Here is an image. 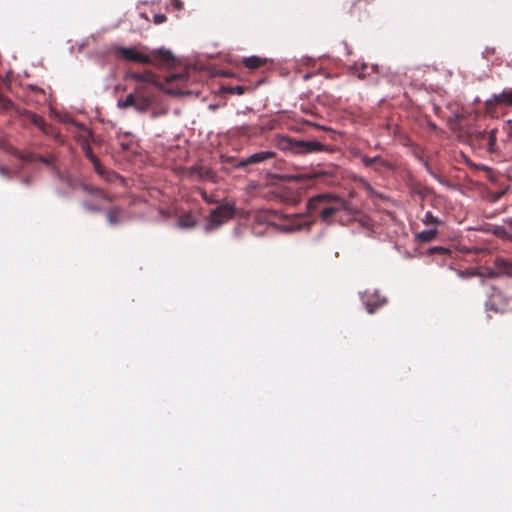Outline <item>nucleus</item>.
<instances>
[{"label":"nucleus","instance_id":"obj_21","mask_svg":"<svg viewBox=\"0 0 512 512\" xmlns=\"http://www.w3.org/2000/svg\"><path fill=\"white\" fill-rule=\"evenodd\" d=\"M368 69H370L371 71H375L376 69V66H371L369 67V65L367 63H355L353 65V70L358 74V77L359 78H365L366 75H369L370 72L368 71Z\"/></svg>","mask_w":512,"mask_h":512},{"label":"nucleus","instance_id":"obj_15","mask_svg":"<svg viewBox=\"0 0 512 512\" xmlns=\"http://www.w3.org/2000/svg\"><path fill=\"white\" fill-rule=\"evenodd\" d=\"M155 102V98L154 97H150V96H137L136 95V100H135V106L134 108L138 111V112H146Z\"/></svg>","mask_w":512,"mask_h":512},{"label":"nucleus","instance_id":"obj_27","mask_svg":"<svg viewBox=\"0 0 512 512\" xmlns=\"http://www.w3.org/2000/svg\"><path fill=\"white\" fill-rule=\"evenodd\" d=\"M11 105V101L0 93V107L7 110Z\"/></svg>","mask_w":512,"mask_h":512},{"label":"nucleus","instance_id":"obj_17","mask_svg":"<svg viewBox=\"0 0 512 512\" xmlns=\"http://www.w3.org/2000/svg\"><path fill=\"white\" fill-rule=\"evenodd\" d=\"M362 163L366 167L378 166L380 168H390L389 162L380 156H375V157L364 156L362 158Z\"/></svg>","mask_w":512,"mask_h":512},{"label":"nucleus","instance_id":"obj_2","mask_svg":"<svg viewBox=\"0 0 512 512\" xmlns=\"http://www.w3.org/2000/svg\"><path fill=\"white\" fill-rule=\"evenodd\" d=\"M126 78L136 82L135 94L137 96H150L155 98V92L162 88L159 77L151 70L143 72L127 71Z\"/></svg>","mask_w":512,"mask_h":512},{"label":"nucleus","instance_id":"obj_22","mask_svg":"<svg viewBox=\"0 0 512 512\" xmlns=\"http://www.w3.org/2000/svg\"><path fill=\"white\" fill-rule=\"evenodd\" d=\"M178 224L182 228H192L196 225V220L192 215L186 214L179 218Z\"/></svg>","mask_w":512,"mask_h":512},{"label":"nucleus","instance_id":"obj_12","mask_svg":"<svg viewBox=\"0 0 512 512\" xmlns=\"http://www.w3.org/2000/svg\"><path fill=\"white\" fill-rule=\"evenodd\" d=\"M330 177H332V173L323 169L312 170L301 175V179L313 180L318 183H327Z\"/></svg>","mask_w":512,"mask_h":512},{"label":"nucleus","instance_id":"obj_30","mask_svg":"<svg viewBox=\"0 0 512 512\" xmlns=\"http://www.w3.org/2000/svg\"><path fill=\"white\" fill-rule=\"evenodd\" d=\"M37 160L45 165H48V166L51 165L53 162V159L51 157L47 158V157H43V156H38Z\"/></svg>","mask_w":512,"mask_h":512},{"label":"nucleus","instance_id":"obj_20","mask_svg":"<svg viewBox=\"0 0 512 512\" xmlns=\"http://www.w3.org/2000/svg\"><path fill=\"white\" fill-rule=\"evenodd\" d=\"M438 235V231L436 228L424 230L416 234V240L419 242H430L434 240Z\"/></svg>","mask_w":512,"mask_h":512},{"label":"nucleus","instance_id":"obj_19","mask_svg":"<svg viewBox=\"0 0 512 512\" xmlns=\"http://www.w3.org/2000/svg\"><path fill=\"white\" fill-rule=\"evenodd\" d=\"M242 63L246 68H248L250 70H256L266 63V59H262L258 56H250V57L244 58Z\"/></svg>","mask_w":512,"mask_h":512},{"label":"nucleus","instance_id":"obj_10","mask_svg":"<svg viewBox=\"0 0 512 512\" xmlns=\"http://www.w3.org/2000/svg\"><path fill=\"white\" fill-rule=\"evenodd\" d=\"M65 123H68L75 128H77L80 132L75 136L76 141L83 147L85 144H89L90 138L92 137V133L89 129H87L82 123L75 121L74 119L68 118L65 120Z\"/></svg>","mask_w":512,"mask_h":512},{"label":"nucleus","instance_id":"obj_13","mask_svg":"<svg viewBox=\"0 0 512 512\" xmlns=\"http://www.w3.org/2000/svg\"><path fill=\"white\" fill-rule=\"evenodd\" d=\"M22 115L35 126H37L42 132L46 134L50 132L49 130L51 126L48 125L41 116L37 115L36 113L30 110H24Z\"/></svg>","mask_w":512,"mask_h":512},{"label":"nucleus","instance_id":"obj_9","mask_svg":"<svg viewBox=\"0 0 512 512\" xmlns=\"http://www.w3.org/2000/svg\"><path fill=\"white\" fill-rule=\"evenodd\" d=\"M275 156H276V153L273 151H260V152H257V153H254V154L248 156L245 159H242L238 163L237 166L238 167H246L251 164H257V163L272 159Z\"/></svg>","mask_w":512,"mask_h":512},{"label":"nucleus","instance_id":"obj_37","mask_svg":"<svg viewBox=\"0 0 512 512\" xmlns=\"http://www.w3.org/2000/svg\"><path fill=\"white\" fill-rule=\"evenodd\" d=\"M0 173L5 175L7 173V169L5 167L0 166Z\"/></svg>","mask_w":512,"mask_h":512},{"label":"nucleus","instance_id":"obj_35","mask_svg":"<svg viewBox=\"0 0 512 512\" xmlns=\"http://www.w3.org/2000/svg\"><path fill=\"white\" fill-rule=\"evenodd\" d=\"M432 251H436V252H444V251H445V249H444V248H442V247H435V248H433V249H432Z\"/></svg>","mask_w":512,"mask_h":512},{"label":"nucleus","instance_id":"obj_34","mask_svg":"<svg viewBox=\"0 0 512 512\" xmlns=\"http://www.w3.org/2000/svg\"><path fill=\"white\" fill-rule=\"evenodd\" d=\"M203 199L207 202V203H212V200L207 196V194L204 192L203 193Z\"/></svg>","mask_w":512,"mask_h":512},{"label":"nucleus","instance_id":"obj_1","mask_svg":"<svg viewBox=\"0 0 512 512\" xmlns=\"http://www.w3.org/2000/svg\"><path fill=\"white\" fill-rule=\"evenodd\" d=\"M111 52L116 58L127 62L151 64L157 67L171 65L174 62L172 53L163 48L151 50L146 54L138 51L135 47L114 46Z\"/></svg>","mask_w":512,"mask_h":512},{"label":"nucleus","instance_id":"obj_6","mask_svg":"<svg viewBox=\"0 0 512 512\" xmlns=\"http://www.w3.org/2000/svg\"><path fill=\"white\" fill-rule=\"evenodd\" d=\"M512 108V88L493 94L484 103V111L490 117H498L499 109Z\"/></svg>","mask_w":512,"mask_h":512},{"label":"nucleus","instance_id":"obj_5","mask_svg":"<svg viewBox=\"0 0 512 512\" xmlns=\"http://www.w3.org/2000/svg\"><path fill=\"white\" fill-rule=\"evenodd\" d=\"M313 201L327 202V205L319 212L320 219L325 222H330L333 216L347 208V202L344 199L328 194L318 195Z\"/></svg>","mask_w":512,"mask_h":512},{"label":"nucleus","instance_id":"obj_3","mask_svg":"<svg viewBox=\"0 0 512 512\" xmlns=\"http://www.w3.org/2000/svg\"><path fill=\"white\" fill-rule=\"evenodd\" d=\"M497 133L496 128L489 132L474 130L469 133V143L474 149L483 150L489 154L497 153Z\"/></svg>","mask_w":512,"mask_h":512},{"label":"nucleus","instance_id":"obj_29","mask_svg":"<svg viewBox=\"0 0 512 512\" xmlns=\"http://www.w3.org/2000/svg\"><path fill=\"white\" fill-rule=\"evenodd\" d=\"M244 90H245V89H244V87H242V86H236V87H231V88L229 89V92H231V93H236V94H238V95H242V94L244 93Z\"/></svg>","mask_w":512,"mask_h":512},{"label":"nucleus","instance_id":"obj_24","mask_svg":"<svg viewBox=\"0 0 512 512\" xmlns=\"http://www.w3.org/2000/svg\"><path fill=\"white\" fill-rule=\"evenodd\" d=\"M135 100H136V94L130 93L126 96L125 100H119L118 101V107L121 109H126L128 107H134L135 106Z\"/></svg>","mask_w":512,"mask_h":512},{"label":"nucleus","instance_id":"obj_26","mask_svg":"<svg viewBox=\"0 0 512 512\" xmlns=\"http://www.w3.org/2000/svg\"><path fill=\"white\" fill-rule=\"evenodd\" d=\"M196 172L199 174V177H201V178H208L209 174H210L209 170L203 171L202 168L193 167L191 169V173H196Z\"/></svg>","mask_w":512,"mask_h":512},{"label":"nucleus","instance_id":"obj_4","mask_svg":"<svg viewBox=\"0 0 512 512\" xmlns=\"http://www.w3.org/2000/svg\"><path fill=\"white\" fill-rule=\"evenodd\" d=\"M281 145L284 149L295 154H309L314 152L326 151L324 144L316 140H297L291 137H283Z\"/></svg>","mask_w":512,"mask_h":512},{"label":"nucleus","instance_id":"obj_16","mask_svg":"<svg viewBox=\"0 0 512 512\" xmlns=\"http://www.w3.org/2000/svg\"><path fill=\"white\" fill-rule=\"evenodd\" d=\"M81 188L84 192L88 193V194H91L95 197H98V198H101V199H104L108 202H111L113 199L112 197L108 196L102 189L100 188H97L93 185H90V184H87V183H82L81 184Z\"/></svg>","mask_w":512,"mask_h":512},{"label":"nucleus","instance_id":"obj_23","mask_svg":"<svg viewBox=\"0 0 512 512\" xmlns=\"http://www.w3.org/2000/svg\"><path fill=\"white\" fill-rule=\"evenodd\" d=\"M422 221L424 225L434 227L441 225L443 223L438 217L434 216L430 211L425 213V216Z\"/></svg>","mask_w":512,"mask_h":512},{"label":"nucleus","instance_id":"obj_18","mask_svg":"<svg viewBox=\"0 0 512 512\" xmlns=\"http://www.w3.org/2000/svg\"><path fill=\"white\" fill-rule=\"evenodd\" d=\"M123 210L120 207H112L106 210V218L109 224L117 225L122 221Z\"/></svg>","mask_w":512,"mask_h":512},{"label":"nucleus","instance_id":"obj_14","mask_svg":"<svg viewBox=\"0 0 512 512\" xmlns=\"http://www.w3.org/2000/svg\"><path fill=\"white\" fill-rule=\"evenodd\" d=\"M495 268L499 275L512 277V261L504 258H497L495 260Z\"/></svg>","mask_w":512,"mask_h":512},{"label":"nucleus","instance_id":"obj_8","mask_svg":"<svg viewBox=\"0 0 512 512\" xmlns=\"http://www.w3.org/2000/svg\"><path fill=\"white\" fill-rule=\"evenodd\" d=\"M84 155L86 158H88L91 163L94 166L95 172L104 180L107 182H114L116 179L119 178L118 174L114 171L107 170L100 162L98 157L94 154L92 151V148L90 147V144H85L83 147H81Z\"/></svg>","mask_w":512,"mask_h":512},{"label":"nucleus","instance_id":"obj_7","mask_svg":"<svg viewBox=\"0 0 512 512\" xmlns=\"http://www.w3.org/2000/svg\"><path fill=\"white\" fill-rule=\"evenodd\" d=\"M236 214V207L233 203L219 205L210 213L209 222L206 230L211 231L221 226L226 221L232 219Z\"/></svg>","mask_w":512,"mask_h":512},{"label":"nucleus","instance_id":"obj_33","mask_svg":"<svg viewBox=\"0 0 512 512\" xmlns=\"http://www.w3.org/2000/svg\"><path fill=\"white\" fill-rule=\"evenodd\" d=\"M172 4L176 9H181L183 7L181 0H172Z\"/></svg>","mask_w":512,"mask_h":512},{"label":"nucleus","instance_id":"obj_28","mask_svg":"<svg viewBox=\"0 0 512 512\" xmlns=\"http://www.w3.org/2000/svg\"><path fill=\"white\" fill-rule=\"evenodd\" d=\"M166 19H167V17L164 14H156L154 16V22L156 24H161V23L165 22Z\"/></svg>","mask_w":512,"mask_h":512},{"label":"nucleus","instance_id":"obj_25","mask_svg":"<svg viewBox=\"0 0 512 512\" xmlns=\"http://www.w3.org/2000/svg\"><path fill=\"white\" fill-rule=\"evenodd\" d=\"M474 167H475L476 169H480V170L485 171V172H486V174H487V178H488L489 180H491V181H494V180H495V173H494V171H493L490 167L485 166V165H474Z\"/></svg>","mask_w":512,"mask_h":512},{"label":"nucleus","instance_id":"obj_31","mask_svg":"<svg viewBox=\"0 0 512 512\" xmlns=\"http://www.w3.org/2000/svg\"><path fill=\"white\" fill-rule=\"evenodd\" d=\"M83 206L85 209H87L89 211H99V208L97 206L89 204L88 202H84Z\"/></svg>","mask_w":512,"mask_h":512},{"label":"nucleus","instance_id":"obj_32","mask_svg":"<svg viewBox=\"0 0 512 512\" xmlns=\"http://www.w3.org/2000/svg\"><path fill=\"white\" fill-rule=\"evenodd\" d=\"M180 78H184V75H182V74H174V75H171V76L167 77L166 81L167 82H173L176 79H180Z\"/></svg>","mask_w":512,"mask_h":512},{"label":"nucleus","instance_id":"obj_36","mask_svg":"<svg viewBox=\"0 0 512 512\" xmlns=\"http://www.w3.org/2000/svg\"><path fill=\"white\" fill-rule=\"evenodd\" d=\"M508 124L510 126V128H509V135L512 136V120H508Z\"/></svg>","mask_w":512,"mask_h":512},{"label":"nucleus","instance_id":"obj_11","mask_svg":"<svg viewBox=\"0 0 512 512\" xmlns=\"http://www.w3.org/2000/svg\"><path fill=\"white\" fill-rule=\"evenodd\" d=\"M363 302L365 304L366 310L368 313H374L379 307L383 306L386 303V299L380 296L378 293L369 294L365 293Z\"/></svg>","mask_w":512,"mask_h":512}]
</instances>
